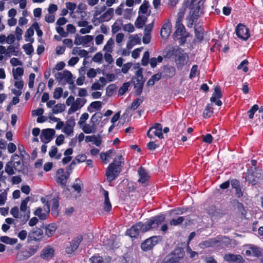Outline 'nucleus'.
I'll return each instance as SVG.
<instances>
[{
    "mask_svg": "<svg viewBox=\"0 0 263 263\" xmlns=\"http://www.w3.org/2000/svg\"><path fill=\"white\" fill-rule=\"evenodd\" d=\"M34 214L41 220H45L48 217L47 213H45L42 208H37L34 212Z\"/></svg>",
    "mask_w": 263,
    "mask_h": 263,
    "instance_id": "34",
    "label": "nucleus"
},
{
    "mask_svg": "<svg viewBox=\"0 0 263 263\" xmlns=\"http://www.w3.org/2000/svg\"><path fill=\"white\" fill-rule=\"evenodd\" d=\"M102 194L104 198L103 209L106 212H109L111 210L112 206L109 198L108 192L103 189Z\"/></svg>",
    "mask_w": 263,
    "mask_h": 263,
    "instance_id": "20",
    "label": "nucleus"
},
{
    "mask_svg": "<svg viewBox=\"0 0 263 263\" xmlns=\"http://www.w3.org/2000/svg\"><path fill=\"white\" fill-rule=\"evenodd\" d=\"M102 119V115L100 112L95 113L91 118L90 122L96 126L98 125Z\"/></svg>",
    "mask_w": 263,
    "mask_h": 263,
    "instance_id": "40",
    "label": "nucleus"
},
{
    "mask_svg": "<svg viewBox=\"0 0 263 263\" xmlns=\"http://www.w3.org/2000/svg\"><path fill=\"white\" fill-rule=\"evenodd\" d=\"M171 26L170 22H167L162 26L160 34L163 39H167L170 36L171 32Z\"/></svg>",
    "mask_w": 263,
    "mask_h": 263,
    "instance_id": "22",
    "label": "nucleus"
},
{
    "mask_svg": "<svg viewBox=\"0 0 263 263\" xmlns=\"http://www.w3.org/2000/svg\"><path fill=\"white\" fill-rule=\"evenodd\" d=\"M75 125L74 119L68 120L63 128V132L67 136H71L73 133V128Z\"/></svg>",
    "mask_w": 263,
    "mask_h": 263,
    "instance_id": "17",
    "label": "nucleus"
},
{
    "mask_svg": "<svg viewBox=\"0 0 263 263\" xmlns=\"http://www.w3.org/2000/svg\"><path fill=\"white\" fill-rule=\"evenodd\" d=\"M12 74L13 78L15 80L22 79V77L24 74V69L22 67H17L16 68L12 69Z\"/></svg>",
    "mask_w": 263,
    "mask_h": 263,
    "instance_id": "29",
    "label": "nucleus"
},
{
    "mask_svg": "<svg viewBox=\"0 0 263 263\" xmlns=\"http://www.w3.org/2000/svg\"><path fill=\"white\" fill-rule=\"evenodd\" d=\"M160 240V238L159 237L156 236H152L142 243L141 245V249L144 251H149L153 249Z\"/></svg>",
    "mask_w": 263,
    "mask_h": 263,
    "instance_id": "7",
    "label": "nucleus"
},
{
    "mask_svg": "<svg viewBox=\"0 0 263 263\" xmlns=\"http://www.w3.org/2000/svg\"><path fill=\"white\" fill-rule=\"evenodd\" d=\"M65 109V106L64 104L58 103L53 107L52 110L53 114H57L62 112Z\"/></svg>",
    "mask_w": 263,
    "mask_h": 263,
    "instance_id": "39",
    "label": "nucleus"
},
{
    "mask_svg": "<svg viewBox=\"0 0 263 263\" xmlns=\"http://www.w3.org/2000/svg\"><path fill=\"white\" fill-rule=\"evenodd\" d=\"M57 227L53 224H49L45 228V234L48 237L52 236L55 233Z\"/></svg>",
    "mask_w": 263,
    "mask_h": 263,
    "instance_id": "35",
    "label": "nucleus"
},
{
    "mask_svg": "<svg viewBox=\"0 0 263 263\" xmlns=\"http://www.w3.org/2000/svg\"><path fill=\"white\" fill-rule=\"evenodd\" d=\"M262 178V175L259 170L255 169L253 172H249L246 175V180L253 185L259 182Z\"/></svg>",
    "mask_w": 263,
    "mask_h": 263,
    "instance_id": "8",
    "label": "nucleus"
},
{
    "mask_svg": "<svg viewBox=\"0 0 263 263\" xmlns=\"http://www.w3.org/2000/svg\"><path fill=\"white\" fill-rule=\"evenodd\" d=\"M81 241V238H77L72 240L66 248V252L68 254L73 252L78 248Z\"/></svg>",
    "mask_w": 263,
    "mask_h": 263,
    "instance_id": "19",
    "label": "nucleus"
},
{
    "mask_svg": "<svg viewBox=\"0 0 263 263\" xmlns=\"http://www.w3.org/2000/svg\"><path fill=\"white\" fill-rule=\"evenodd\" d=\"M219 242V240L216 238H213L204 241L202 243V245L205 246V247H212L218 244Z\"/></svg>",
    "mask_w": 263,
    "mask_h": 263,
    "instance_id": "42",
    "label": "nucleus"
},
{
    "mask_svg": "<svg viewBox=\"0 0 263 263\" xmlns=\"http://www.w3.org/2000/svg\"><path fill=\"white\" fill-rule=\"evenodd\" d=\"M106 7L105 6L95 7V11L93 13V17L96 19H98L99 17H98V16L100 15L101 13L106 10Z\"/></svg>",
    "mask_w": 263,
    "mask_h": 263,
    "instance_id": "46",
    "label": "nucleus"
},
{
    "mask_svg": "<svg viewBox=\"0 0 263 263\" xmlns=\"http://www.w3.org/2000/svg\"><path fill=\"white\" fill-rule=\"evenodd\" d=\"M133 14V9L127 8L123 11V17L125 19L130 20Z\"/></svg>",
    "mask_w": 263,
    "mask_h": 263,
    "instance_id": "53",
    "label": "nucleus"
},
{
    "mask_svg": "<svg viewBox=\"0 0 263 263\" xmlns=\"http://www.w3.org/2000/svg\"><path fill=\"white\" fill-rule=\"evenodd\" d=\"M43 237V232L39 228H34L29 232L28 235V241H40Z\"/></svg>",
    "mask_w": 263,
    "mask_h": 263,
    "instance_id": "10",
    "label": "nucleus"
},
{
    "mask_svg": "<svg viewBox=\"0 0 263 263\" xmlns=\"http://www.w3.org/2000/svg\"><path fill=\"white\" fill-rule=\"evenodd\" d=\"M195 33L196 37L199 41L202 40L203 38V30L201 28H195Z\"/></svg>",
    "mask_w": 263,
    "mask_h": 263,
    "instance_id": "51",
    "label": "nucleus"
},
{
    "mask_svg": "<svg viewBox=\"0 0 263 263\" xmlns=\"http://www.w3.org/2000/svg\"><path fill=\"white\" fill-rule=\"evenodd\" d=\"M213 114V108L207 106L203 112V117L205 118H208L211 116Z\"/></svg>",
    "mask_w": 263,
    "mask_h": 263,
    "instance_id": "63",
    "label": "nucleus"
},
{
    "mask_svg": "<svg viewBox=\"0 0 263 263\" xmlns=\"http://www.w3.org/2000/svg\"><path fill=\"white\" fill-rule=\"evenodd\" d=\"M187 55L186 53L181 54L176 60L178 67L181 68L183 65L186 64Z\"/></svg>",
    "mask_w": 263,
    "mask_h": 263,
    "instance_id": "30",
    "label": "nucleus"
},
{
    "mask_svg": "<svg viewBox=\"0 0 263 263\" xmlns=\"http://www.w3.org/2000/svg\"><path fill=\"white\" fill-rule=\"evenodd\" d=\"M80 76L77 80V84L78 85H82L85 81V67H81L79 70Z\"/></svg>",
    "mask_w": 263,
    "mask_h": 263,
    "instance_id": "33",
    "label": "nucleus"
},
{
    "mask_svg": "<svg viewBox=\"0 0 263 263\" xmlns=\"http://www.w3.org/2000/svg\"><path fill=\"white\" fill-rule=\"evenodd\" d=\"M20 53L19 45L16 46L10 45L7 47V55L10 57L11 55L18 56Z\"/></svg>",
    "mask_w": 263,
    "mask_h": 263,
    "instance_id": "26",
    "label": "nucleus"
},
{
    "mask_svg": "<svg viewBox=\"0 0 263 263\" xmlns=\"http://www.w3.org/2000/svg\"><path fill=\"white\" fill-rule=\"evenodd\" d=\"M223 258L225 261L229 262L243 263L245 261L243 257L238 254L227 253L224 255Z\"/></svg>",
    "mask_w": 263,
    "mask_h": 263,
    "instance_id": "16",
    "label": "nucleus"
},
{
    "mask_svg": "<svg viewBox=\"0 0 263 263\" xmlns=\"http://www.w3.org/2000/svg\"><path fill=\"white\" fill-rule=\"evenodd\" d=\"M258 110V106L256 104L254 105L250 110H248L249 118L250 119L253 118L255 112Z\"/></svg>",
    "mask_w": 263,
    "mask_h": 263,
    "instance_id": "60",
    "label": "nucleus"
},
{
    "mask_svg": "<svg viewBox=\"0 0 263 263\" xmlns=\"http://www.w3.org/2000/svg\"><path fill=\"white\" fill-rule=\"evenodd\" d=\"M161 78V74L160 73L153 75L147 81V84L148 86H153L155 82L159 81Z\"/></svg>",
    "mask_w": 263,
    "mask_h": 263,
    "instance_id": "41",
    "label": "nucleus"
},
{
    "mask_svg": "<svg viewBox=\"0 0 263 263\" xmlns=\"http://www.w3.org/2000/svg\"><path fill=\"white\" fill-rule=\"evenodd\" d=\"M236 33L239 38L245 41L247 40L250 37V33L248 28L241 24H239L237 26Z\"/></svg>",
    "mask_w": 263,
    "mask_h": 263,
    "instance_id": "11",
    "label": "nucleus"
},
{
    "mask_svg": "<svg viewBox=\"0 0 263 263\" xmlns=\"http://www.w3.org/2000/svg\"><path fill=\"white\" fill-rule=\"evenodd\" d=\"M55 134V130L51 128H47L42 131L40 139L42 142L46 144L49 142Z\"/></svg>",
    "mask_w": 263,
    "mask_h": 263,
    "instance_id": "13",
    "label": "nucleus"
},
{
    "mask_svg": "<svg viewBox=\"0 0 263 263\" xmlns=\"http://www.w3.org/2000/svg\"><path fill=\"white\" fill-rule=\"evenodd\" d=\"M136 73L137 78L136 79V82L135 80H134V83L135 84V87L136 88L135 91L136 95L139 96L141 93L143 86L142 69H139L138 70H137Z\"/></svg>",
    "mask_w": 263,
    "mask_h": 263,
    "instance_id": "9",
    "label": "nucleus"
},
{
    "mask_svg": "<svg viewBox=\"0 0 263 263\" xmlns=\"http://www.w3.org/2000/svg\"><path fill=\"white\" fill-rule=\"evenodd\" d=\"M130 84L128 82L124 83L119 90L118 93L120 95H123L128 90Z\"/></svg>",
    "mask_w": 263,
    "mask_h": 263,
    "instance_id": "61",
    "label": "nucleus"
},
{
    "mask_svg": "<svg viewBox=\"0 0 263 263\" xmlns=\"http://www.w3.org/2000/svg\"><path fill=\"white\" fill-rule=\"evenodd\" d=\"M85 140L86 143L91 142L96 146H99L102 143V137L100 135L97 136L95 135L87 136L85 137Z\"/></svg>",
    "mask_w": 263,
    "mask_h": 263,
    "instance_id": "23",
    "label": "nucleus"
},
{
    "mask_svg": "<svg viewBox=\"0 0 263 263\" xmlns=\"http://www.w3.org/2000/svg\"><path fill=\"white\" fill-rule=\"evenodd\" d=\"M76 163L72 161L69 166V168L68 169L66 172H65L63 168H60L57 170L56 181L62 187H65L67 180L69 179L71 173L72 167Z\"/></svg>",
    "mask_w": 263,
    "mask_h": 263,
    "instance_id": "3",
    "label": "nucleus"
},
{
    "mask_svg": "<svg viewBox=\"0 0 263 263\" xmlns=\"http://www.w3.org/2000/svg\"><path fill=\"white\" fill-rule=\"evenodd\" d=\"M11 214L15 218L20 219L22 221L23 219V213L19 211L18 208L15 206L10 210Z\"/></svg>",
    "mask_w": 263,
    "mask_h": 263,
    "instance_id": "32",
    "label": "nucleus"
},
{
    "mask_svg": "<svg viewBox=\"0 0 263 263\" xmlns=\"http://www.w3.org/2000/svg\"><path fill=\"white\" fill-rule=\"evenodd\" d=\"M51 204V211L52 213L57 215L58 213L56 212L59 205V200L58 197L53 198L50 201Z\"/></svg>",
    "mask_w": 263,
    "mask_h": 263,
    "instance_id": "36",
    "label": "nucleus"
},
{
    "mask_svg": "<svg viewBox=\"0 0 263 263\" xmlns=\"http://www.w3.org/2000/svg\"><path fill=\"white\" fill-rule=\"evenodd\" d=\"M87 100L85 98H77L74 100V104H72L68 109V114L74 113L77 110L80 109L86 103Z\"/></svg>",
    "mask_w": 263,
    "mask_h": 263,
    "instance_id": "15",
    "label": "nucleus"
},
{
    "mask_svg": "<svg viewBox=\"0 0 263 263\" xmlns=\"http://www.w3.org/2000/svg\"><path fill=\"white\" fill-rule=\"evenodd\" d=\"M85 134L95 133L96 131V126L93 123L84 124L80 127Z\"/></svg>",
    "mask_w": 263,
    "mask_h": 263,
    "instance_id": "27",
    "label": "nucleus"
},
{
    "mask_svg": "<svg viewBox=\"0 0 263 263\" xmlns=\"http://www.w3.org/2000/svg\"><path fill=\"white\" fill-rule=\"evenodd\" d=\"M93 36L89 35L81 36V41H82V45L85 46L93 40Z\"/></svg>",
    "mask_w": 263,
    "mask_h": 263,
    "instance_id": "52",
    "label": "nucleus"
},
{
    "mask_svg": "<svg viewBox=\"0 0 263 263\" xmlns=\"http://www.w3.org/2000/svg\"><path fill=\"white\" fill-rule=\"evenodd\" d=\"M184 217L180 216V217H178L176 219H175V218L172 219L170 221V223L171 226H178V225L180 224L181 223H182V222L184 221Z\"/></svg>",
    "mask_w": 263,
    "mask_h": 263,
    "instance_id": "50",
    "label": "nucleus"
},
{
    "mask_svg": "<svg viewBox=\"0 0 263 263\" xmlns=\"http://www.w3.org/2000/svg\"><path fill=\"white\" fill-rule=\"evenodd\" d=\"M30 200V197H26L21 203L20 210L23 213V219L22 222H26L30 217V211L28 209L27 203Z\"/></svg>",
    "mask_w": 263,
    "mask_h": 263,
    "instance_id": "14",
    "label": "nucleus"
},
{
    "mask_svg": "<svg viewBox=\"0 0 263 263\" xmlns=\"http://www.w3.org/2000/svg\"><path fill=\"white\" fill-rule=\"evenodd\" d=\"M115 42L112 38H110L104 46L103 50L106 52H112Z\"/></svg>",
    "mask_w": 263,
    "mask_h": 263,
    "instance_id": "31",
    "label": "nucleus"
},
{
    "mask_svg": "<svg viewBox=\"0 0 263 263\" xmlns=\"http://www.w3.org/2000/svg\"><path fill=\"white\" fill-rule=\"evenodd\" d=\"M201 13L202 9L200 6L199 4L193 5L189 13V18L191 23L188 25V26L192 27L193 24L197 22Z\"/></svg>",
    "mask_w": 263,
    "mask_h": 263,
    "instance_id": "5",
    "label": "nucleus"
},
{
    "mask_svg": "<svg viewBox=\"0 0 263 263\" xmlns=\"http://www.w3.org/2000/svg\"><path fill=\"white\" fill-rule=\"evenodd\" d=\"M148 7V2L144 1L142 5L139 8V13L142 14H145L147 12V9Z\"/></svg>",
    "mask_w": 263,
    "mask_h": 263,
    "instance_id": "57",
    "label": "nucleus"
},
{
    "mask_svg": "<svg viewBox=\"0 0 263 263\" xmlns=\"http://www.w3.org/2000/svg\"><path fill=\"white\" fill-rule=\"evenodd\" d=\"M114 13L113 8H108L103 14L98 18L101 22L109 21L112 17Z\"/></svg>",
    "mask_w": 263,
    "mask_h": 263,
    "instance_id": "25",
    "label": "nucleus"
},
{
    "mask_svg": "<svg viewBox=\"0 0 263 263\" xmlns=\"http://www.w3.org/2000/svg\"><path fill=\"white\" fill-rule=\"evenodd\" d=\"M10 162H12V164L13 165L14 169L15 171L18 172H20L21 171L23 167L22 160L18 155H13Z\"/></svg>",
    "mask_w": 263,
    "mask_h": 263,
    "instance_id": "18",
    "label": "nucleus"
},
{
    "mask_svg": "<svg viewBox=\"0 0 263 263\" xmlns=\"http://www.w3.org/2000/svg\"><path fill=\"white\" fill-rule=\"evenodd\" d=\"M251 253L252 254V256L258 257L260 256L261 254V252L259 248L257 247L256 246H251Z\"/></svg>",
    "mask_w": 263,
    "mask_h": 263,
    "instance_id": "49",
    "label": "nucleus"
},
{
    "mask_svg": "<svg viewBox=\"0 0 263 263\" xmlns=\"http://www.w3.org/2000/svg\"><path fill=\"white\" fill-rule=\"evenodd\" d=\"M164 220L165 217L163 215L153 217L144 223L139 222L127 230L126 233L132 238H136L140 233H145L158 228Z\"/></svg>",
    "mask_w": 263,
    "mask_h": 263,
    "instance_id": "1",
    "label": "nucleus"
},
{
    "mask_svg": "<svg viewBox=\"0 0 263 263\" xmlns=\"http://www.w3.org/2000/svg\"><path fill=\"white\" fill-rule=\"evenodd\" d=\"M249 62L247 60H245L241 62V63L238 66V69H242L244 72H246L248 71L247 65Z\"/></svg>",
    "mask_w": 263,
    "mask_h": 263,
    "instance_id": "59",
    "label": "nucleus"
},
{
    "mask_svg": "<svg viewBox=\"0 0 263 263\" xmlns=\"http://www.w3.org/2000/svg\"><path fill=\"white\" fill-rule=\"evenodd\" d=\"M91 263H104L101 256H92L89 259Z\"/></svg>",
    "mask_w": 263,
    "mask_h": 263,
    "instance_id": "64",
    "label": "nucleus"
},
{
    "mask_svg": "<svg viewBox=\"0 0 263 263\" xmlns=\"http://www.w3.org/2000/svg\"><path fill=\"white\" fill-rule=\"evenodd\" d=\"M0 240L2 242H3L4 243H5L7 244H9L11 245L15 244L17 242V239L11 238L9 237L8 236H2L0 238Z\"/></svg>",
    "mask_w": 263,
    "mask_h": 263,
    "instance_id": "38",
    "label": "nucleus"
},
{
    "mask_svg": "<svg viewBox=\"0 0 263 263\" xmlns=\"http://www.w3.org/2000/svg\"><path fill=\"white\" fill-rule=\"evenodd\" d=\"M33 29L32 28H28L25 33V41L26 42H30L31 43H32L34 42V39L31 37L33 35Z\"/></svg>",
    "mask_w": 263,
    "mask_h": 263,
    "instance_id": "37",
    "label": "nucleus"
},
{
    "mask_svg": "<svg viewBox=\"0 0 263 263\" xmlns=\"http://www.w3.org/2000/svg\"><path fill=\"white\" fill-rule=\"evenodd\" d=\"M129 42L132 43L133 45H137L140 43V39L137 35H130L129 37Z\"/></svg>",
    "mask_w": 263,
    "mask_h": 263,
    "instance_id": "62",
    "label": "nucleus"
},
{
    "mask_svg": "<svg viewBox=\"0 0 263 263\" xmlns=\"http://www.w3.org/2000/svg\"><path fill=\"white\" fill-rule=\"evenodd\" d=\"M142 98H137L136 100H134L131 104L130 108L133 110L136 109L138 107V106L142 103Z\"/></svg>",
    "mask_w": 263,
    "mask_h": 263,
    "instance_id": "54",
    "label": "nucleus"
},
{
    "mask_svg": "<svg viewBox=\"0 0 263 263\" xmlns=\"http://www.w3.org/2000/svg\"><path fill=\"white\" fill-rule=\"evenodd\" d=\"M102 102L100 101H95L90 103L87 108L89 112H93L97 110H100L102 107Z\"/></svg>",
    "mask_w": 263,
    "mask_h": 263,
    "instance_id": "28",
    "label": "nucleus"
},
{
    "mask_svg": "<svg viewBox=\"0 0 263 263\" xmlns=\"http://www.w3.org/2000/svg\"><path fill=\"white\" fill-rule=\"evenodd\" d=\"M168 255L173 260L177 261L176 263H186V260L184 258L185 253L183 249L181 248H176Z\"/></svg>",
    "mask_w": 263,
    "mask_h": 263,
    "instance_id": "6",
    "label": "nucleus"
},
{
    "mask_svg": "<svg viewBox=\"0 0 263 263\" xmlns=\"http://www.w3.org/2000/svg\"><path fill=\"white\" fill-rule=\"evenodd\" d=\"M63 89L61 87H57L53 92V97L55 99H60L63 93Z\"/></svg>",
    "mask_w": 263,
    "mask_h": 263,
    "instance_id": "56",
    "label": "nucleus"
},
{
    "mask_svg": "<svg viewBox=\"0 0 263 263\" xmlns=\"http://www.w3.org/2000/svg\"><path fill=\"white\" fill-rule=\"evenodd\" d=\"M72 187L75 191L79 193L81 192L82 190V188L83 187V183L80 180H79V179H77L75 181V182L72 185Z\"/></svg>",
    "mask_w": 263,
    "mask_h": 263,
    "instance_id": "43",
    "label": "nucleus"
},
{
    "mask_svg": "<svg viewBox=\"0 0 263 263\" xmlns=\"http://www.w3.org/2000/svg\"><path fill=\"white\" fill-rule=\"evenodd\" d=\"M63 79H64L68 84L71 85L69 87V88L70 89L75 88L76 86L74 85L71 73L69 71L65 70L63 72Z\"/></svg>",
    "mask_w": 263,
    "mask_h": 263,
    "instance_id": "24",
    "label": "nucleus"
},
{
    "mask_svg": "<svg viewBox=\"0 0 263 263\" xmlns=\"http://www.w3.org/2000/svg\"><path fill=\"white\" fill-rule=\"evenodd\" d=\"M163 60V58L159 55L157 58H152L149 59V64L152 68H155L156 67L158 63L162 62Z\"/></svg>",
    "mask_w": 263,
    "mask_h": 263,
    "instance_id": "45",
    "label": "nucleus"
},
{
    "mask_svg": "<svg viewBox=\"0 0 263 263\" xmlns=\"http://www.w3.org/2000/svg\"><path fill=\"white\" fill-rule=\"evenodd\" d=\"M89 118V115L87 113H84L80 117V118L79 119V121H78V124L80 125V126H82L84 124H86L85 122L86 120Z\"/></svg>",
    "mask_w": 263,
    "mask_h": 263,
    "instance_id": "58",
    "label": "nucleus"
},
{
    "mask_svg": "<svg viewBox=\"0 0 263 263\" xmlns=\"http://www.w3.org/2000/svg\"><path fill=\"white\" fill-rule=\"evenodd\" d=\"M154 129L160 130L162 132V125L160 124L156 123L155 126L149 128L147 133V136L149 138H153V135L151 134V132L154 130Z\"/></svg>",
    "mask_w": 263,
    "mask_h": 263,
    "instance_id": "47",
    "label": "nucleus"
},
{
    "mask_svg": "<svg viewBox=\"0 0 263 263\" xmlns=\"http://www.w3.org/2000/svg\"><path fill=\"white\" fill-rule=\"evenodd\" d=\"M139 178L138 182L141 184H145L149 178L148 173L142 167H140L138 171Z\"/></svg>",
    "mask_w": 263,
    "mask_h": 263,
    "instance_id": "21",
    "label": "nucleus"
},
{
    "mask_svg": "<svg viewBox=\"0 0 263 263\" xmlns=\"http://www.w3.org/2000/svg\"><path fill=\"white\" fill-rule=\"evenodd\" d=\"M13 165L12 162H8L5 165V171L9 175H12L15 174Z\"/></svg>",
    "mask_w": 263,
    "mask_h": 263,
    "instance_id": "44",
    "label": "nucleus"
},
{
    "mask_svg": "<svg viewBox=\"0 0 263 263\" xmlns=\"http://www.w3.org/2000/svg\"><path fill=\"white\" fill-rule=\"evenodd\" d=\"M39 248V246L38 245L36 244V245H31L29 247V248H28V251H29V254H28V256H31L32 255L34 254L37 252Z\"/></svg>",
    "mask_w": 263,
    "mask_h": 263,
    "instance_id": "55",
    "label": "nucleus"
},
{
    "mask_svg": "<svg viewBox=\"0 0 263 263\" xmlns=\"http://www.w3.org/2000/svg\"><path fill=\"white\" fill-rule=\"evenodd\" d=\"M54 251L55 250L53 247L47 245L42 250L40 257L44 260L49 261L53 257Z\"/></svg>",
    "mask_w": 263,
    "mask_h": 263,
    "instance_id": "12",
    "label": "nucleus"
},
{
    "mask_svg": "<svg viewBox=\"0 0 263 263\" xmlns=\"http://www.w3.org/2000/svg\"><path fill=\"white\" fill-rule=\"evenodd\" d=\"M183 14H179V15L176 22V31L174 34L175 38L180 39L182 41H184L185 39V29L184 25L181 23V19Z\"/></svg>",
    "mask_w": 263,
    "mask_h": 263,
    "instance_id": "4",
    "label": "nucleus"
},
{
    "mask_svg": "<svg viewBox=\"0 0 263 263\" xmlns=\"http://www.w3.org/2000/svg\"><path fill=\"white\" fill-rule=\"evenodd\" d=\"M23 48L27 55H31L34 51L33 46L31 45V42L23 45Z\"/></svg>",
    "mask_w": 263,
    "mask_h": 263,
    "instance_id": "48",
    "label": "nucleus"
},
{
    "mask_svg": "<svg viewBox=\"0 0 263 263\" xmlns=\"http://www.w3.org/2000/svg\"><path fill=\"white\" fill-rule=\"evenodd\" d=\"M122 163H123V158L122 156H119L115 158L113 162L109 165L106 172V176L108 182H111L118 177L122 171Z\"/></svg>",
    "mask_w": 263,
    "mask_h": 263,
    "instance_id": "2",
    "label": "nucleus"
}]
</instances>
